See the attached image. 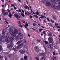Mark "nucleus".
Returning a JSON list of instances; mask_svg holds the SVG:
<instances>
[{"mask_svg": "<svg viewBox=\"0 0 60 60\" xmlns=\"http://www.w3.org/2000/svg\"><path fill=\"white\" fill-rule=\"evenodd\" d=\"M14 40V38L13 37H10L8 36H6L5 35L0 36V41H1L3 42H5L6 41L7 42L9 43L10 41L12 42Z\"/></svg>", "mask_w": 60, "mask_h": 60, "instance_id": "nucleus-1", "label": "nucleus"}, {"mask_svg": "<svg viewBox=\"0 0 60 60\" xmlns=\"http://www.w3.org/2000/svg\"><path fill=\"white\" fill-rule=\"evenodd\" d=\"M18 33V31L16 30H14V33H13V31L12 30H11L10 31V34L12 36H13V34H17Z\"/></svg>", "mask_w": 60, "mask_h": 60, "instance_id": "nucleus-2", "label": "nucleus"}, {"mask_svg": "<svg viewBox=\"0 0 60 60\" xmlns=\"http://www.w3.org/2000/svg\"><path fill=\"white\" fill-rule=\"evenodd\" d=\"M53 45V44L52 42H49L47 45L49 49Z\"/></svg>", "mask_w": 60, "mask_h": 60, "instance_id": "nucleus-3", "label": "nucleus"}, {"mask_svg": "<svg viewBox=\"0 0 60 60\" xmlns=\"http://www.w3.org/2000/svg\"><path fill=\"white\" fill-rule=\"evenodd\" d=\"M19 38L20 39H22L23 38V36L22 35V34H21V33L20 32L19 34Z\"/></svg>", "mask_w": 60, "mask_h": 60, "instance_id": "nucleus-4", "label": "nucleus"}, {"mask_svg": "<svg viewBox=\"0 0 60 60\" xmlns=\"http://www.w3.org/2000/svg\"><path fill=\"white\" fill-rule=\"evenodd\" d=\"M13 47V44L12 42H11L10 43V46H8V49H11Z\"/></svg>", "mask_w": 60, "mask_h": 60, "instance_id": "nucleus-5", "label": "nucleus"}, {"mask_svg": "<svg viewBox=\"0 0 60 60\" xmlns=\"http://www.w3.org/2000/svg\"><path fill=\"white\" fill-rule=\"evenodd\" d=\"M23 46V44H21L20 45H19L17 46V48L18 49H20L21 48H22Z\"/></svg>", "mask_w": 60, "mask_h": 60, "instance_id": "nucleus-6", "label": "nucleus"}, {"mask_svg": "<svg viewBox=\"0 0 60 60\" xmlns=\"http://www.w3.org/2000/svg\"><path fill=\"white\" fill-rule=\"evenodd\" d=\"M19 52L22 54H24L26 53V51L23 50H19Z\"/></svg>", "mask_w": 60, "mask_h": 60, "instance_id": "nucleus-7", "label": "nucleus"}, {"mask_svg": "<svg viewBox=\"0 0 60 60\" xmlns=\"http://www.w3.org/2000/svg\"><path fill=\"white\" fill-rule=\"evenodd\" d=\"M48 40L50 42H52L53 41V38L51 37H49Z\"/></svg>", "mask_w": 60, "mask_h": 60, "instance_id": "nucleus-8", "label": "nucleus"}, {"mask_svg": "<svg viewBox=\"0 0 60 60\" xmlns=\"http://www.w3.org/2000/svg\"><path fill=\"white\" fill-rule=\"evenodd\" d=\"M14 15L15 17H16V19H18L19 20L20 19L18 18V17H19V15L18 14H16L15 13V14Z\"/></svg>", "mask_w": 60, "mask_h": 60, "instance_id": "nucleus-9", "label": "nucleus"}, {"mask_svg": "<svg viewBox=\"0 0 60 60\" xmlns=\"http://www.w3.org/2000/svg\"><path fill=\"white\" fill-rule=\"evenodd\" d=\"M34 50L36 51H38L39 50V48L37 46H35L34 48Z\"/></svg>", "mask_w": 60, "mask_h": 60, "instance_id": "nucleus-10", "label": "nucleus"}, {"mask_svg": "<svg viewBox=\"0 0 60 60\" xmlns=\"http://www.w3.org/2000/svg\"><path fill=\"white\" fill-rule=\"evenodd\" d=\"M55 26H56V27L59 28H60V25H59V26H58L59 24H57L56 23L55 24Z\"/></svg>", "mask_w": 60, "mask_h": 60, "instance_id": "nucleus-11", "label": "nucleus"}, {"mask_svg": "<svg viewBox=\"0 0 60 60\" xmlns=\"http://www.w3.org/2000/svg\"><path fill=\"white\" fill-rule=\"evenodd\" d=\"M47 6H48L49 7V6H50V5H51V4L50 3L48 2L47 3Z\"/></svg>", "mask_w": 60, "mask_h": 60, "instance_id": "nucleus-12", "label": "nucleus"}, {"mask_svg": "<svg viewBox=\"0 0 60 60\" xmlns=\"http://www.w3.org/2000/svg\"><path fill=\"white\" fill-rule=\"evenodd\" d=\"M9 17H10V18H11V16H12V14H11V13H9Z\"/></svg>", "mask_w": 60, "mask_h": 60, "instance_id": "nucleus-13", "label": "nucleus"}, {"mask_svg": "<svg viewBox=\"0 0 60 60\" xmlns=\"http://www.w3.org/2000/svg\"><path fill=\"white\" fill-rule=\"evenodd\" d=\"M8 12H5L4 13V14L3 15H8Z\"/></svg>", "mask_w": 60, "mask_h": 60, "instance_id": "nucleus-14", "label": "nucleus"}, {"mask_svg": "<svg viewBox=\"0 0 60 60\" xmlns=\"http://www.w3.org/2000/svg\"><path fill=\"white\" fill-rule=\"evenodd\" d=\"M21 15V16L23 17H25V15L23 14V13L21 12L20 13Z\"/></svg>", "mask_w": 60, "mask_h": 60, "instance_id": "nucleus-15", "label": "nucleus"}, {"mask_svg": "<svg viewBox=\"0 0 60 60\" xmlns=\"http://www.w3.org/2000/svg\"><path fill=\"white\" fill-rule=\"evenodd\" d=\"M55 4H53L51 6V7H52V8H54V7H55Z\"/></svg>", "mask_w": 60, "mask_h": 60, "instance_id": "nucleus-16", "label": "nucleus"}, {"mask_svg": "<svg viewBox=\"0 0 60 60\" xmlns=\"http://www.w3.org/2000/svg\"><path fill=\"white\" fill-rule=\"evenodd\" d=\"M43 42L45 43V44H48L49 43V42L46 41H43Z\"/></svg>", "mask_w": 60, "mask_h": 60, "instance_id": "nucleus-17", "label": "nucleus"}, {"mask_svg": "<svg viewBox=\"0 0 60 60\" xmlns=\"http://www.w3.org/2000/svg\"><path fill=\"white\" fill-rule=\"evenodd\" d=\"M52 34L51 33H49V34H48L49 36H52Z\"/></svg>", "mask_w": 60, "mask_h": 60, "instance_id": "nucleus-18", "label": "nucleus"}, {"mask_svg": "<svg viewBox=\"0 0 60 60\" xmlns=\"http://www.w3.org/2000/svg\"><path fill=\"white\" fill-rule=\"evenodd\" d=\"M2 50H3L2 47H1V45H0V51H2Z\"/></svg>", "mask_w": 60, "mask_h": 60, "instance_id": "nucleus-19", "label": "nucleus"}, {"mask_svg": "<svg viewBox=\"0 0 60 60\" xmlns=\"http://www.w3.org/2000/svg\"><path fill=\"white\" fill-rule=\"evenodd\" d=\"M44 55V53H41V54H40V56H43Z\"/></svg>", "mask_w": 60, "mask_h": 60, "instance_id": "nucleus-20", "label": "nucleus"}, {"mask_svg": "<svg viewBox=\"0 0 60 60\" xmlns=\"http://www.w3.org/2000/svg\"><path fill=\"white\" fill-rule=\"evenodd\" d=\"M53 60H56V58L55 57H53L52 58Z\"/></svg>", "mask_w": 60, "mask_h": 60, "instance_id": "nucleus-21", "label": "nucleus"}, {"mask_svg": "<svg viewBox=\"0 0 60 60\" xmlns=\"http://www.w3.org/2000/svg\"><path fill=\"white\" fill-rule=\"evenodd\" d=\"M25 25L26 26H28L29 25H28V23H27V22H26L25 23Z\"/></svg>", "mask_w": 60, "mask_h": 60, "instance_id": "nucleus-22", "label": "nucleus"}, {"mask_svg": "<svg viewBox=\"0 0 60 60\" xmlns=\"http://www.w3.org/2000/svg\"><path fill=\"white\" fill-rule=\"evenodd\" d=\"M21 41H18L17 43V44L18 45H19V44L20 43V42H21Z\"/></svg>", "mask_w": 60, "mask_h": 60, "instance_id": "nucleus-23", "label": "nucleus"}, {"mask_svg": "<svg viewBox=\"0 0 60 60\" xmlns=\"http://www.w3.org/2000/svg\"><path fill=\"white\" fill-rule=\"evenodd\" d=\"M53 17V19H56V17H55V16L54 15H52Z\"/></svg>", "mask_w": 60, "mask_h": 60, "instance_id": "nucleus-24", "label": "nucleus"}, {"mask_svg": "<svg viewBox=\"0 0 60 60\" xmlns=\"http://www.w3.org/2000/svg\"><path fill=\"white\" fill-rule=\"evenodd\" d=\"M24 60H26V59H27V56H25L24 57Z\"/></svg>", "mask_w": 60, "mask_h": 60, "instance_id": "nucleus-25", "label": "nucleus"}, {"mask_svg": "<svg viewBox=\"0 0 60 60\" xmlns=\"http://www.w3.org/2000/svg\"><path fill=\"white\" fill-rule=\"evenodd\" d=\"M4 23H5V24H6V23H7L8 24H9V23H8V22L6 21H5L4 22Z\"/></svg>", "mask_w": 60, "mask_h": 60, "instance_id": "nucleus-26", "label": "nucleus"}, {"mask_svg": "<svg viewBox=\"0 0 60 60\" xmlns=\"http://www.w3.org/2000/svg\"><path fill=\"white\" fill-rule=\"evenodd\" d=\"M50 21L52 23H54V21L53 20L51 19L50 20Z\"/></svg>", "mask_w": 60, "mask_h": 60, "instance_id": "nucleus-27", "label": "nucleus"}, {"mask_svg": "<svg viewBox=\"0 0 60 60\" xmlns=\"http://www.w3.org/2000/svg\"><path fill=\"white\" fill-rule=\"evenodd\" d=\"M36 14H37V15H39V12H38V11H37V12H36Z\"/></svg>", "mask_w": 60, "mask_h": 60, "instance_id": "nucleus-28", "label": "nucleus"}, {"mask_svg": "<svg viewBox=\"0 0 60 60\" xmlns=\"http://www.w3.org/2000/svg\"><path fill=\"white\" fill-rule=\"evenodd\" d=\"M13 49L15 51L16 50V51H17V47L15 48H13Z\"/></svg>", "mask_w": 60, "mask_h": 60, "instance_id": "nucleus-29", "label": "nucleus"}, {"mask_svg": "<svg viewBox=\"0 0 60 60\" xmlns=\"http://www.w3.org/2000/svg\"><path fill=\"white\" fill-rule=\"evenodd\" d=\"M45 32H46L45 31H43V33L44 34H46V33H45Z\"/></svg>", "mask_w": 60, "mask_h": 60, "instance_id": "nucleus-30", "label": "nucleus"}, {"mask_svg": "<svg viewBox=\"0 0 60 60\" xmlns=\"http://www.w3.org/2000/svg\"><path fill=\"white\" fill-rule=\"evenodd\" d=\"M13 6H14V4H11V7H13Z\"/></svg>", "mask_w": 60, "mask_h": 60, "instance_id": "nucleus-31", "label": "nucleus"}, {"mask_svg": "<svg viewBox=\"0 0 60 60\" xmlns=\"http://www.w3.org/2000/svg\"><path fill=\"white\" fill-rule=\"evenodd\" d=\"M53 55H56V51H54L53 52Z\"/></svg>", "mask_w": 60, "mask_h": 60, "instance_id": "nucleus-32", "label": "nucleus"}, {"mask_svg": "<svg viewBox=\"0 0 60 60\" xmlns=\"http://www.w3.org/2000/svg\"><path fill=\"white\" fill-rule=\"evenodd\" d=\"M18 24L20 25H21V22L19 21H18Z\"/></svg>", "mask_w": 60, "mask_h": 60, "instance_id": "nucleus-33", "label": "nucleus"}, {"mask_svg": "<svg viewBox=\"0 0 60 60\" xmlns=\"http://www.w3.org/2000/svg\"><path fill=\"white\" fill-rule=\"evenodd\" d=\"M24 8H25V9H27V6H24Z\"/></svg>", "mask_w": 60, "mask_h": 60, "instance_id": "nucleus-34", "label": "nucleus"}, {"mask_svg": "<svg viewBox=\"0 0 60 60\" xmlns=\"http://www.w3.org/2000/svg\"><path fill=\"white\" fill-rule=\"evenodd\" d=\"M37 41L38 42H40V41H41V40L38 39Z\"/></svg>", "mask_w": 60, "mask_h": 60, "instance_id": "nucleus-35", "label": "nucleus"}, {"mask_svg": "<svg viewBox=\"0 0 60 60\" xmlns=\"http://www.w3.org/2000/svg\"><path fill=\"white\" fill-rule=\"evenodd\" d=\"M27 29H28L27 28V27H26V25L25 24L23 25Z\"/></svg>", "mask_w": 60, "mask_h": 60, "instance_id": "nucleus-36", "label": "nucleus"}, {"mask_svg": "<svg viewBox=\"0 0 60 60\" xmlns=\"http://www.w3.org/2000/svg\"><path fill=\"white\" fill-rule=\"evenodd\" d=\"M40 18H41V19H42L43 18H44V16L43 15H41V17H39Z\"/></svg>", "mask_w": 60, "mask_h": 60, "instance_id": "nucleus-37", "label": "nucleus"}, {"mask_svg": "<svg viewBox=\"0 0 60 60\" xmlns=\"http://www.w3.org/2000/svg\"><path fill=\"white\" fill-rule=\"evenodd\" d=\"M4 20H7V19L6 18H4Z\"/></svg>", "mask_w": 60, "mask_h": 60, "instance_id": "nucleus-38", "label": "nucleus"}, {"mask_svg": "<svg viewBox=\"0 0 60 60\" xmlns=\"http://www.w3.org/2000/svg\"><path fill=\"white\" fill-rule=\"evenodd\" d=\"M42 30H43L42 29H39V32H41V31Z\"/></svg>", "mask_w": 60, "mask_h": 60, "instance_id": "nucleus-39", "label": "nucleus"}, {"mask_svg": "<svg viewBox=\"0 0 60 60\" xmlns=\"http://www.w3.org/2000/svg\"><path fill=\"white\" fill-rule=\"evenodd\" d=\"M45 58V56H44L42 57L41 58V59L42 60V59H44Z\"/></svg>", "mask_w": 60, "mask_h": 60, "instance_id": "nucleus-40", "label": "nucleus"}, {"mask_svg": "<svg viewBox=\"0 0 60 60\" xmlns=\"http://www.w3.org/2000/svg\"><path fill=\"white\" fill-rule=\"evenodd\" d=\"M35 16V18H38V16L37 15H34V16Z\"/></svg>", "mask_w": 60, "mask_h": 60, "instance_id": "nucleus-41", "label": "nucleus"}, {"mask_svg": "<svg viewBox=\"0 0 60 60\" xmlns=\"http://www.w3.org/2000/svg\"><path fill=\"white\" fill-rule=\"evenodd\" d=\"M19 26H20V27H22L23 26H22V25H21V24L19 25Z\"/></svg>", "mask_w": 60, "mask_h": 60, "instance_id": "nucleus-42", "label": "nucleus"}, {"mask_svg": "<svg viewBox=\"0 0 60 60\" xmlns=\"http://www.w3.org/2000/svg\"><path fill=\"white\" fill-rule=\"evenodd\" d=\"M36 59L37 60H39V59L37 57H36Z\"/></svg>", "mask_w": 60, "mask_h": 60, "instance_id": "nucleus-43", "label": "nucleus"}, {"mask_svg": "<svg viewBox=\"0 0 60 60\" xmlns=\"http://www.w3.org/2000/svg\"><path fill=\"white\" fill-rule=\"evenodd\" d=\"M32 29L34 30V31H35V30H36V29H34V28H32Z\"/></svg>", "mask_w": 60, "mask_h": 60, "instance_id": "nucleus-44", "label": "nucleus"}, {"mask_svg": "<svg viewBox=\"0 0 60 60\" xmlns=\"http://www.w3.org/2000/svg\"><path fill=\"white\" fill-rule=\"evenodd\" d=\"M22 12H23V14L25 13V12H24V10H22Z\"/></svg>", "mask_w": 60, "mask_h": 60, "instance_id": "nucleus-45", "label": "nucleus"}, {"mask_svg": "<svg viewBox=\"0 0 60 60\" xmlns=\"http://www.w3.org/2000/svg\"><path fill=\"white\" fill-rule=\"evenodd\" d=\"M33 26H35V25H36V24L35 23H33Z\"/></svg>", "mask_w": 60, "mask_h": 60, "instance_id": "nucleus-46", "label": "nucleus"}, {"mask_svg": "<svg viewBox=\"0 0 60 60\" xmlns=\"http://www.w3.org/2000/svg\"><path fill=\"white\" fill-rule=\"evenodd\" d=\"M47 19L48 21H50V20H49V19L48 18H47Z\"/></svg>", "mask_w": 60, "mask_h": 60, "instance_id": "nucleus-47", "label": "nucleus"}, {"mask_svg": "<svg viewBox=\"0 0 60 60\" xmlns=\"http://www.w3.org/2000/svg\"><path fill=\"white\" fill-rule=\"evenodd\" d=\"M27 8H28V10H30V9H29V7H28V6H27Z\"/></svg>", "mask_w": 60, "mask_h": 60, "instance_id": "nucleus-48", "label": "nucleus"}, {"mask_svg": "<svg viewBox=\"0 0 60 60\" xmlns=\"http://www.w3.org/2000/svg\"><path fill=\"white\" fill-rule=\"evenodd\" d=\"M3 58V57L1 55H0V58Z\"/></svg>", "mask_w": 60, "mask_h": 60, "instance_id": "nucleus-49", "label": "nucleus"}, {"mask_svg": "<svg viewBox=\"0 0 60 60\" xmlns=\"http://www.w3.org/2000/svg\"><path fill=\"white\" fill-rule=\"evenodd\" d=\"M4 11V9L3 8L2 9V12H3V11Z\"/></svg>", "mask_w": 60, "mask_h": 60, "instance_id": "nucleus-50", "label": "nucleus"}, {"mask_svg": "<svg viewBox=\"0 0 60 60\" xmlns=\"http://www.w3.org/2000/svg\"><path fill=\"white\" fill-rule=\"evenodd\" d=\"M39 19L40 21V22H41V19L40 18H39Z\"/></svg>", "mask_w": 60, "mask_h": 60, "instance_id": "nucleus-51", "label": "nucleus"}, {"mask_svg": "<svg viewBox=\"0 0 60 60\" xmlns=\"http://www.w3.org/2000/svg\"><path fill=\"white\" fill-rule=\"evenodd\" d=\"M19 12H21V10H20V9H19Z\"/></svg>", "mask_w": 60, "mask_h": 60, "instance_id": "nucleus-52", "label": "nucleus"}, {"mask_svg": "<svg viewBox=\"0 0 60 60\" xmlns=\"http://www.w3.org/2000/svg\"><path fill=\"white\" fill-rule=\"evenodd\" d=\"M21 18V16H19V18Z\"/></svg>", "mask_w": 60, "mask_h": 60, "instance_id": "nucleus-53", "label": "nucleus"}, {"mask_svg": "<svg viewBox=\"0 0 60 60\" xmlns=\"http://www.w3.org/2000/svg\"><path fill=\"white\" fill-rule=\"evenodd\" d=\"M30 18L31 19V18H32V16L30 15Z\"/></svg>", "mask_w": 60, "mask_h": 60, "instance_id": "nucleus-54", "label": "nucleus"}, {"mask_svg": "<svg viewBox=\"0 0 60 60\" xmlns=\"http://www.w3.org/2000/svg\"><path fill=\"white\" fill-rule=\"evenodd\" d=\"M27 46V45H25V48H26Z\"/></svg>", "mask_w": 60, "mask_h": 60, "instance_id": "nucleus-55", "label": "nucleus"}, {"mask_svg": "<svg viewBox=\"0 0 60 60\" xmlns=\"http://www.w3.org/2000/svg\"><path fill=\"white\" fill-rule=\"evenodd\" d=\"M28 36H29V37H30V35H29V34H28Z\"/></svg>", "mask_w": 60, "mask_h": 60, "instance_id": "nucleus-56", "label": "nucleus"}, {"mask_svg": "<svg viewBox=\"0 0 60 60\" xmlns=\"http://www.w3.org/2000/svg\"><path fill=\"white\" fill-rule=\"evenodd\" d=\"M23 58H21V59H20V60H23Z\"/></svg>", "mask_w": 60, "mask_h": 60, "instance_id": "nucleus-57", "label": "nucleus"}, {"mask_svg": "<svg viewBox=\"0 0 60 60\" xmlns=\"http://www.w3.org/2000/svg\"><path fill=\"white\" fill-rule=\"evenodd\" d=\"M37 24L38 26H41V25H40V24H39V23H38Z\"/></svg>", "mask_w": 60, "mask_h": 60, "instance_id": "nucleus-58", "label": "nucleus"}, {"mask_svg": "<svg viewBox=\"0 0 60 60\" xmlns=\"http://www.w3.org/2000/svg\"><path fill=\"white\" fill-rule=\"evenodd\" d=\"M22 22L23 23H25V21H22Z\"/></svg>", "mask_w": 60, "mask_h": 60, "instance_id": "nucleus-59", "label": "nucleus"}, {"mask_svg": "<svg viewBox=\"0 0 60 60\" xmlns=\"http://www.w3.org/2000/svg\"><path fill=\"white\" fill-rule=\"evenodd\" d=\"M1 1L2 2H4V0H1Z\"/></svg>", "mask_w": 60, "mask_h": 60, "instance_id": "nucleus-60", "label": "nucleus"}, {"mask_svg": "<svg viewBox=\"0 0 60 60\" xmlns=\"http://www.w3.org/2000/svg\"><path fill=\"white\" fill-rule=\"evenodd\" d=\"M14 9H15V10H16L17 9V8L16 7H14Z\"/></svg>", "mask_w": 60, "mask_h": 60, "instance_id": "nucleus-61", "label": "nucleus"}, {"mask_svg": "<svg viewBox=\"0 0 60 60\" xmlns=\"http://www.w3.org/2000/svg\"><path fill=\"white\" fill-rule=\"evenodd\" d=\"M34 12L32 11H31V13H33Z\"/></svg>", "mask_w": 60, "mask_h": 60, "instance_id": "nucleus-62", "label": "nucleus"}, {"mask_svg": "<svg viewBox=\"0 0 60 60\" xmlns=\"http://www.w3.org/2000/svg\"><path fill=\"white\" fill-rule=\"evenodd\" d=\"M60 29H58V31H60Z\"/></svg>", "mask_w": 60, "mask_h": 60, "instance_id": "nucleus-63", "label": "nucleus"}, {"mask_svg": "<svg viewBox=\"0 0 60 60\" xmlns=\"http://www.w3.org/2000/svg\"><path fill=\"white\" fill-rule=\"evenodd\" d=\"M8 34H9V32H8L7 33V34H6L7 35H8Z\"/></svg>", "mask_w": 60, "mask_h": 60, "instance_id": "nucleus-64", "label": "nucleus"}]
</instances>
